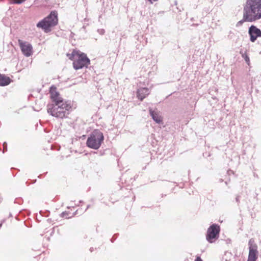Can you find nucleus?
Segmentation results:
<instances>
[{
	"label": "nucleus",
	"instance_id": "obj_18",
	"mask_svg": "<svg viewBox=\"0 0 261 261\" xmlns=\"http://www.w3.org/2000/svg\"><path fill=\"white\" fill-rule=\"evenodd\" d=\"M244 21H245V20H244V18H243V20H241V21H239V22H238V24H242V23H243V22H244Z\"/></svg>",
	"mask_w": 261,
	"mask_h": 261
},
{
	"label": "nucleus",
	"instance_id": "obj_4",
	"mask_svg": "<svg viewBox=\"0 0 261 261\" xmlns=\"http://www.w3.org/2000/svg\"><path fill=\"white\" fill-rule=\"evenodd\" d=\"M69 59L73 61V66L75 70L82 69L84 67H87L90 61L84 53H80L78 51L73 50Z\"/></svg>",
	"mask_w": 261,
	"mask_h": 261
},
{
	"label": "nucleus",
	"instance_id": "obj_12",
	"mask_svg": "<svg viewBox=\"0 0 261 261\" xmlns=\"http://www.w3.org/2000/svg\"><path fill=\"white\" fill-rule=\"evenodd\" d=\"M149 94V90L147 88H140L137 90V97L141 100H142Z\"/></svg>",
	"mask_w": 261,
	"mask_h": 261
},
{
	"label": "nucleus",
	"instance_id": "obj_13",
	"mask_svg": "<svg viewBox=\"0 0 261 261\" xmlns=\"http://www.w3.org/2000/svg\"><path fill=\"white\" fill-rule=\"evenodd\" d=\"M11 82L9 77L0 73V86H5L9 85Z\"/></svg>",
	"mask_w": 261,
	"mask_h": 261
},
{
	"label": "nucleus",
	"instance_id": "obj_20",
	"mask_svg": "<svg viewBox=\"0 0 261 261\" xmlns=\"http://www.w3.org/2000/svg\"><path fill=\"white\" fill-rule=\"evenodd\" d=\"M220 180L221 182H222L223 181V180L222 179H221Z\"/></svg>",
	"mask_w": 261,
	"mask_h": 261
},
{
	"label": "nucleus",
	"instance_id": "obj_7",
	"mask_svg": "<svg viewBox=\"0 0 261 261\" xmlns=\"http://www.w3.org/2000/svg\"><path fill=\"white\" fill-rule=\"evenodd\" d=\"M249 251L247 261H256L258 258L257 246L254 243V240L251 239L249 241Z\"/></svg>",
	"mask_w": 261,
	"mask_h": 261
},
{
	"label": "nucleus",
	"instance_id": "obj_9",
	"mask_svg": "<svg viewBox=\"0 0 261 261\" xmlns=\"http://www.w3.org/2000/svg\"><path fill=\"white\" fill-rule=\"evenodd\" d=\"M248 34L250 41L254 42L258 37H261V30L256 26L252 25L249 28Z\"/></svg>",
	"mask_w": 261,
	"mask_h": 261
},
{
	"label": "nucleus",
	"instance_id": "obj_11",
	"mask_svg": "<svg viewBox=\"0 0 261 261\" xmlns=\"http://www.w3.org/2000/svg\"><path fill=\"white\" fill-rule=\"evenodd\" d=\"M149 114L152 119L157 123H160L162 121V118L160 112L156 110L149 109Z\"/></svg>",
	"mask_w": 261,
	"mask_h": 261
},
{
	"label": "nucleus",
	"instance_id": "obj_16",
	"mask_svg": "<svg viewBox=\"0 0 261 261\" xmlns=\"http://www.w3.org/2000/svg\"><path fill=\"white\" fill-rule=\"evenodd\" d=\"M195 261H202V259L199 256L196 257Z\"/></svg>",
	"mask_w": 261,
	"mask_h": 261
},
{
	"label": "nucleus",
	"instance_id": "obj_19",
	"mask_svg": "<svg viewBox=\"0 0 261 261\" xmlns=\"http://www.w3.org/2000/svg\"><path fill=\"white\" fill-rule=\"evenodd\" d=\"M148 1H149L152 4L153 3V1L155 2V1H157L158 0H148Z\"/></svg>",
	"mask_w": 261,
	"mask_h": 261
},
{
	"label": "nucleus",
	"instance_id": "obj_17",
	"mask_svg": "<svg viewBox=\"0 0 261 261\" xmlns=\"http://www.w3.org/2000/svg\"><path fill=\"white\" fill-rule=\"evenodd\" d=\"M245 60L246 62H249V57L247 56H246V57H245Z\"/></svg>",
	"mask_w": 261,
	"mask_h": 261
},
{
	"label": "nucleus",
	"instance_id": "obj_6",
	"mask_svg": "<svg viewBox=\"0 0 261 261\" xmlns=\"http://www.w3.org/2000/svg\"><path fill=\"white\" fill-rule=\"evenodd\" d=\"M220 231V226L216 224L212 225L207 229L206 234V240L210 243L214 242L219 237Z\"/></svg>",
	"mask_w": 261,
	"mask_h": 261
},
{
	"label": "nucleus",
	"instance_id": "obj_14",
	"mask_svg": "<svg viewBox=\"0 0 261 261\" xmlns=\"http://www.w3.org/2000/svg\"><path fill=\"white\" fill-rule=\"evenodd\" d=\"M97 32L100 35H103L105 32L103 29H98Z\"/></svg>",
	"mask_w": 261,
	"mask_h": 261
},
{
	"label": "nucleus",
	"instance_id": "obj_15",
	"mask_svg": "<svg viewBox=\"0 0 261 261\" xmlns=\"http://www.w3.org/2000/svg\"><path fill=\"white\" fill-rule=\"evenodd\" d=\"M3 147H4L3 152H4L5 151H7V144L6 142H4L3 143Z\"/></svg>",
	"mask_w": 261,
	"mask_h": 261
},
{
	"label": "nucleus",
	"instance_id": "obj_5",
	"mask_svg": "<svg viewBox=\"0 0 261 261\" xmlns=\"http://www.w3.org/2000/svg\"><path fill=\"white\" fill-rule=\"evenodd\" d=\"M104 140L103 134L99 130H94L88 138L86 144L88 147L94 149H98Z\"/></svg>",
	"mask_w": 261,
	"mask_h": 261
},
{
	"label": "nucleus",
	"instance_id": "obj_10",
	"mask_svg": "<svg viewBox=\"0 0 261 261\" xmlns=\"http://www.w3.org/2000/svg\"><path fill=\"white\" fill-rule=\"evenodd\" d=\"M56 87L51 86L50 89V98L54 103L64 101L63 98L60 96V94L56 91Z\"/></svg>",
	"mask_w": 261,
	"mask_h": 261
},
{
	"label": "nucleus",
	"instance_id": "obj_8",
	"mask_svg": "<svg viewBox=\"0 0 261 261\" xmlns=\"http://www.w3.org/2000/svg\"><path fill=\"white\" fill-rule=\"evenodd\" d=\"M18 43L23 54L26 57H30L32 54L33 47L32 45L27 42L18 40Z\"/></svg>",
	"mask_w": 261,
	"mask_h": 261
},
{
	"label": "nucleus",
	"instance_id": "obj_1",
	"mask_svg": "<svg viewBox=\"0 0 261 261\" xmlns=\"http://www.w3.org/2000/svg\"><path fill=\"white\" fill-rule=\"evenodd\" d=\"M244 20L253 22L261 19V0H246L243 5Z\"/></svg>",
	"mask_w": 261,
	"mask_h": 261
},
{
	"label": "nucleus",
	"instance_id": "obj_2",
	"mask_svg": "<svg viewBox=\"0 0 261 261\" xmlns=\"http://www.w3.org/2000/svg\"><path fill=\"white\" fill-rule=\"evenodd\" d=\"M47 112L51 116L60 118L66 117L69 111L71 108L70 101H59L56 103L48 104Z\"/></svg>",
	"mask_w": 261,
	"mask_h": 261
},
{
	"label": "nucleus",
	"instance_id": "obj_3",
	"mask_svg": "<svg viewBox=\"0 0 261 261\" xmlns=\"http://www.w3.org/2000/svg\"><path fill=\"white\" fill-rule=\"evenodd\" d=\"M58 22V13L56 11H53L48 16L40 21L36 26L38 28H41L45 32L48 33L50 31V28L56 25Z\"/></svg>",
	"mask_w": 261,
	"mask_h": 261
}]
</instances>
